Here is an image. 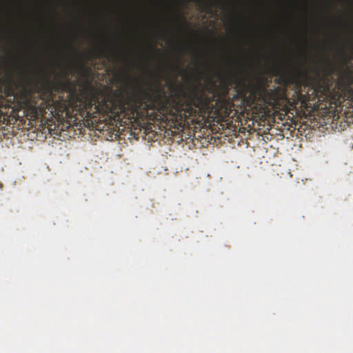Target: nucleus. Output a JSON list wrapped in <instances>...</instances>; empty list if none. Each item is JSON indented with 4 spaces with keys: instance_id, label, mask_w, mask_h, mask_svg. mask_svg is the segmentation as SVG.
<instances>
[{
    "instance_id": "obj_8",
    "label": "nucleus",
    "mask_w": 353,
    "mask_h": 353,
    "mask_svg": "<svg viewBox=\"0 0 353 353\" xmlns=\"http://www.w3.org/2000/svg\"><path fill=\"white\" fill-rule=\"evenodd\" d=\"M63 76L65 79H68V80H70L69 79V72L68 71H65L63 72Z\"/></svg>"
},
{
    "instance_id": "obj_1",
    "label": "nucleus",
    "mask_w": 353,
    "mask_h": 353,
    "mask_svg": "<svg viewBox=\"0 0 353 353\" xmlns=\"http://www.w3.org/2000/svg\"><path fill=\"white\" fill-rule=\"evenodd\" d=\"M166 92L160 81H157L154 88L151 86L150 90L137 84L131 94V101L137 110H159L163 107V99Z\"/></svg>"
},
{
    "instance_id": "obj_4",
    "label": "nucleus",
    "mask_w": 353,
    "mask_h": 353,
    "mask_svg": "<svg viewBox=\"0 0 353 353\" xmlns=\"http://www.w3.org/2000/svg\"><path fill=\"white\" fill-rule=\"evenodd\" d=\"M279 88H273V90L266 88H262V95L264 98L265 102L268 103H274L277 102L279 99Z\"/></svg>"
},
{
    "instance_id": "obj_3",
    "label": "nucleus",
    "mask_w": 353,
    "mask_h": 353,
    "mask_svg": "<svg viewBox=\"0 0 353 353\" xmlns=\"http://www.w3.org/2000/svg\"><path fill=\"white\" fill-rule=\"evenodd\" d=\"M190 86L196 107H203V105H208L210 103V97L206 94L204 86L201 90L194 83H190Z\"/></svg>"
},
{
    "instance_id": "obj_6",
    "label": "nucleus",
    "mask_w": 353,
    "mask_h": 353,
    "mask_svg": "<svg viewBox=\"0 0 353 353\" xmlns=\"http://www.w3.org/2000/svg\"><path fill=\"white\" fill-rule=\"evenodd\" d=\"M275 74L278 77L274 79L275 83L281 84L283 86H288L290 83V79L285 73L277 71Z\"/></svg>"
},
{
    "instance_id": "obj_7",
    "label": "nucleus",
    "mask_w": 353,
    "mask_h": 353,
    "mask_svg": "<svg viewBox=\"0 0 353 353\" xmlns=\"http://www.w3.org/2000/svg\"><path fill=\"white\" fill-rule=\"evenodd\" d=\"M97 53L99 57H110L115 55V54L117 53V51L110 50V48H99L97 50Z\"/></svg>"
},
{
    "instance_id": "obj_5",
    "label": "nucleus",
    "mask_w": 353,
    "mask_h": 353,
    "mask_svg": "<svg viewBox=\"0 0 353 353\" xmlns=\"http://www.w3.org/2000/svg\"><path fill=\"white\" fill-rule=\"evenodd\" d=\"M17 77L19 83L23 87V88H27V87L32 86L33 84L34 81L32 77H30L29 74L26 73L24 70L21 67H17Z\"/></svg>"
},
{
    "instance_id": "obj_2",
    "label": "nucleus",
    "mask_w": 353,
    "mask_h": 353,
    "mask_svg": "<svg viewBox=\"0 0 353 353\" xmlns=\"http://www.w3.org/2000/svg\"><path fill=\"white\" fill-rule=\"evenodd\" d=\"M245 74L246 71L243 68H240L237 71L223 77L221 83L217 86L221 97H226L228 96L233 84L243 83L245 81Z\"/></svg>"
},
{
    "instance_id": "obj_9",
    "label": "nucleus",
    "mask_w": 353,
    "mask_h": 353,
    "mask_svg": "<svg viewBox=\"0 0 353 353\" xmlns=\"http://www.w3.org/2000/svg\"><path fill=\"white\" fill-rule=\"evenodd\" d=\"M209 81L212 85V86H215L216 83L214 81H213V79H210Z\"/></svg>"
}]
</instances>
